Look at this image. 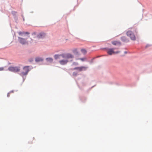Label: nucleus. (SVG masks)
Returning <instances> with one entry per match:
<instances>
[{"label":"nucleus","instance_id":"14","mask_svg":"<svg viewBox=\"0 0 152 152\" xmlns=\"http://www.w3.org/2000/svg\"><path fill=\"white\" fill-rule=\"evenodd\" d=\"M122 40L124 42H126L127 41V39L125 37H123L121 38Z\"/></svg>","mask_w":152,"mask_h":152},{"label":"nucleus","instance_id":"22","mask_svg":"<svg viewBox=\"0 0 152 152\" xmlns=\"http://www.w3.org/2000/svg\"><path fill=\"white\" fill-rule=\"evenodd\" d=\"M29 37V36H28V37Z\"/></svg>","mask_w":152,"mask_h":152},{"label":"nucleus","instance_id":"1","mask_svg":"<svg viewBox=\"0 0 152 152\" xmlns=\"http://www.w3.org/2000/svg\"><path fill=\"white\" fill-rule=\"evenodd\" d=\"M61 57L63 58L69 59L72 58H74L73 56L70 53L63 54H57L54 56V57L55 59H61Z\"/></svg>","mask_w":152,"mask_h":152},{"label":"nucleus","instance_id":"15","mask_svg":"<svg viewBox=\"0 0 152 152\" xmlns=\"http://www.w3.org/2000/svg\"><path fill=\"white\" fill-rule=\"evenodd\" d=\"M81 51L83 53L85 54L87 53L86 50L85 49H81Z\"/></svg>","mask_w":152,"mask_h":152},{"label":"nucleus","instance_id":"11","mask_svg":"<svg viewBox=\"0 0 152 152\" xmlns=\"http://www.w3.org/2000/svg\"><path fill=\"white\" fill-rule=\"evenodd\" d=\"M111 43L114 45H121V43L118 41H115L112 42Z\"/></svg>","mask_w":152,"mask_h":152},{"label":"nucleus","instance_id":"2","mask_svg":"<svg viewBox=\"0 0 152 152\" xmlns=\"http://www.w3.org/2000/svg\"><path fill=\"white\" fill-rule=\"evenodd\" d=\"M129 30L126 32V35L130 38L131 40L134 41L136 40V38L135 35L131 30L132 28H129Z\"/></svg>","mask_w":152,"mask_h":152},{"label":"nucleus","instance_id":"5","mask_svg":"<svg viewBox=\"0 0 152 152\" xmlns=\"http://www.w3.org/2000/svg\"><path fill=\"white\" fill-rule=\"evenodd\" d=\"M8 70L14 72H18L20 71V67L18 66H10L8 68Z\"/></svg>","mask_w":152,"mask_h":152},{"label":"nucleus","instance_id":"13","mask_svg":"<svg viewBox=\"0 0 152 152\" xmlns=\"http://www.w3.org/2000/svg\"><path fill=\"white\" fill-rule=\"evenodd\" d=\"M35 60L36 62H38L42 61L43 60V59L41 58H35Z\"/></svg>","mask_w":152,"mask_h":152},{"label":"nucleus","instance_id":"16","mask_svg":"<svg viewBox=\"0 0 152 152\" xmlns=\"http://www.w3.org/2000/svg\"><path fill=\"white\" fill-rule=\"evenodd\" d=\"M77 73L76 72H74L73 73V75L74 76H76L77 75Z\"/></svg>","mask_w":152,"mask_h":152},{"label":"nucleus","instance_id":"7","mask_svg":"<svg viewBox=\"0 0 152 152\" xmlns=\"http://www.w3.org/2000/svg\"><path fill=\"white\" fill-rule=\"evenodd\" d=\"M87 67L85 66H80L75 68L73 70H77L80 71L83 70H85L87 69Z\"/></svg>","mask_w":152,"mask_h":152},{"label":"nucleus","instance_id":"19","mask_svg":"<svg viewBox=\"0 0 152 152\" xmlns=\"http://www.w3.org/2000/svg\"><path fill=\"white\" fill-rule=\"evenodd\" d=\"M86 59L85 58H80V59L83 61H84Z\"/></svg>","mask_w":152,"mask_h":152},{"label":"nucleus","instance_id":"18","mask_svg":"<svg viewBox=\"0 0 152 152\" xmlns=\"http://www.w3.org/2000/svg\"><path fill=\"white\" fill-rule=\"evenodd\" d=\"M4 70V67H0V71H3Z\"/></svg>","mask_w":152,"mask_h":152},{"label":"nucleus","instance_id":"8","mask_svg":"<svg viewBox=\"0 0 152 152\" xmlns=\"http://www.w3.org/2000/svg\"><path fill=\"white\" fill-rule=\"evenodd\" d=\"M67 59H66L65 60H61L59 61V62L60 64L61 65H65L67 64L68 62V61Z\"/></svg>","mask_w":152,"mask_h":152},{"label":"nucleus","instance_id":"4","mask_svg":"<svg viewBox=\"0 0 152 152\" xmlns=\"http://www.w3.org/2000/svg\"><path fill=\"white\" fill-rule=\"evenodd\" d=\"M116 49L115 48H110L107 49V53L110 55L112 54H115L120 53V51H115L114 50Z\"/></svg>","mask_w":152,"mask_h":152},{"label":"nucleus","instance_id":"9","mask_svg":"<svg viewBox=\"0 0 152 152\" xmlns=\"http://www.w3.org/2000/svg\"><path fill=\"white\" fill-rule=\"evenodd\" d=\"M45 36V33L42 32L38 34L37 36V37L39 38H41L44 37Z\"/></svg>","mask_w":152,"mask_h":152},{"label":"nucleus","instance_id":"12","mask_svg":"<svg viewBox=\"0 0 152 152\" xmlns=\"http://www.w3.org/2000/svg\"><path fill=\"white\" fill-rule=\"evenodd\" d=\"M46 61L48 62L52 63L53 61V59L51 58H48L46 59Z\"/></svg>","mask_w":152,"mask_h":152},{"label":"nucleus","instance_id":"6","mask_svg":"<svg viewBox=\"0 0 152 152\" xmlns=\"http://www.w3.org/2000/svg\"><path fill=\"white\" fill-rule=\"evenodd\" d=\"M26 39H27L23 38L20 37H18V40L19 42L22 45H27L28 43Z\"/></svg>","mask_w":152,"mask_h":152},{"label":"nucleus","instance_id":"21","mask_svg":"<svg viewBox=\"0 0 152 152\" xmlns=\"http://www.w3.org/2000/svg\"><path fill=\"white\" fill-rule=\"evenodd\" d=\"M127 53V52H126V51H125V52H124V53H125V54H126V53Z\"/></svg>","mask_w":152,"mask_h":152},{"label":"nucleus","instance_id":"10","mask_svg":"<svg viewBox=\"0 0 152 152\" xmlns=\"http://www.w3.org/2000/svg\"><path fill=\"white\" fill-rule=\"evenodd\" d=\"M18 34L20 36H23L25 34H27L29 35V33L28 32H21L20 31L18 32Z\"/></svg>","mask_w":152,"mask_h":152},{"label":"nucleus","instance_id":"3","mask_svg":"<svg viewBox=\"0 0 152 152\" xmlns=\"http://www.w3.org/2000/svg\"><path fill=\"white\" fill-rule=\"evenodd\" d=\"M29 66H26L23 68V71L20 73V75L22 76L26 75L28 72L30 71Z\"/></svg>","mask_w":152,"mask_h":152},{"label":"nucleus","instance_id":"17","mask_svg":"<svg viewBox=\"0 0 152 152\" xmlns=\"http://www.w3.org/2000/svg\"><path fill=\"white\" fill-rule=\"evenodd\" d=\"M73 65H78V64L77 62H73Z\"/></svg>","mask_w":152,"mask_h":152},{"label":"nucleus","instance_id":"20","mask_svg":"<svg viewBox=\"0 0 152 152\" xmlns=\"http://www.w3.org/2000/svg\"><path fill=\"white\" fill-rule=\"evenodd\" d=\"M7 96L8 97H9L10 96V94H8L7 95Z\"/></svg>","mask_w":152,"mask_h":152}]
</instances>
